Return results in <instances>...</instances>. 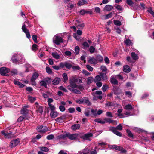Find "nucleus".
I'll use <instances>...</instances> for the list:
<instances>
[{"label": "nucleus", "instance_id": "nucleus-1", "mask_svg": "<svg viewBox=\"0 0 154 154\" xmlns=\"http://www.w3.org/2000/svg\"><path fill=\"white\" fill-rule=\"evenodd\" d=\"M12 62L16 64H21L24 62L25 59L23 55L21 53L14 54L11 57Z\"/></svg>", "mask_w": 154, "mask_h": 154}, {"label": "nucleus", "instance_id": "nucleus-2", "mask_svg": "<svg viewBox=\"0 0 154 154\" xmlns=\"http://www.w3.org/2000/svg\"><path fill=\"white\" fill-rule=\"evenodd\" d=\"M124 108L125 109L127 110L125 114L128 116H131L134 115V113H132L130 111L132 110L133 109V107L131 104H128L125 106L124 107Z\"/></svg>", "mask_w": 154, "mask_h": 154}, {"label": "nucleus", "instance_id": "nucleus-3", "mask_svg": "<svg viewBox=\"0 0 154 154\" xmlns=\"http://www.w3.org/2000/svg\"><path fill=\"white\" fill-rule=\"evenodd\" d=\"M53 42L57 45H59L63 42V38L60 35L56 34L53 37Z\"/></svg>", "mask_w": 154, "mask_h": 154}, {"label": "nucleus", "instance_id": "nucleus-4", "mask_svg": "<svg viewBox=\"0 0 154 154\" xmlns=\"http://www.w3.org/2000/svg\"><path fill=\"white\" fill-rule=\"evenodd\" d=\"M10 71V69L7 68L2 67L0 68V74L3 76H8V73Z\"/></svg>", "mask_w": 154, "mask_h": 154}, {"label": "nucleus", "instance_id": "nucleus-5", "mask_svg": "<svg viewBox=\"0 0 154 154\" xmlns=\"http://www.w3.org/2000/svg\"><path fill=\"white\" fill-rule=\"evenodd\" d=\"M37 130L38 132L42 133H45L48 131V128L46 126L42 125L37 127Z\"/></svg>", "mask_w": 154, "mask_h": 154}, {"label": "nucleus", "instance_id": "nucleus-6", "mask_svg": "<svg viewBox=\"0 0 154 154\" xmlns=\"http://www.w3.org/2000/svg\"><path fill=\"white\" fill-rule=\"evenodd\" d=\"M38 76L39 74L37 72H35L33 74L31 79V82L32 85H36V83L35 81Z\"/></svg>", "mask_w": 154, "mask_h": 154}, {"label": "nucleus", "instance_id": "nucleus-7", "mask_svg": "<svg viewBox=\"0 0 154 154\" xmlns=\"http://www.w3.org/2000/svg\"><path fill=\"white\" fill-rule=\"evenodd\" d=\"M20 142L19 139H17L11 141L10 143V147L13 148L17 146Z\"/></svg>", "mask_w": 154, "mask_h": 154}, {"label": "nucleus", "instance_id": "nucleus-8", "mask_svg": "<svg viewBox=\"0 0 154 154\" xmlns=\"http://www.w3.org/2000/svg\"><path fill=\"white\" fill-rule=\"evenodd\" d=\"M35 105L36 107V109L37 112L42 114L43 112V108L40 106L37 102L35 103Z\"/></svg>", "mask_w": 154, "mask_h": 154}, {"label": "nucleus", "instance_id": "nucleus-9", "mask_svg": "<svg viewBox=\"0 0 154 154\" xmlns=\"http://www.w3.org/2000/svg\"><path fill=\"white\" fill-rule=\"evenodd\" d=\"M79 134H71L67 133V137L71 140H75L79 137Z\"/></svg>", "mask_w": 154, "mask_h": 154}, {"label": "nucleus", "instance_id": "nucleus-10", "mask_svg": "<svg viewBox=\"0 0 154 154\" xmlns=\"http://www.w3.org/2000/svg\"><path fill=\"white\" fill-rule=\"evenodd\" d=\"M109 130L110 131H112V132L117 135L121 137L122 136L121 133L118 131L117 130H116L115 127H110L109 128Z\"/></svg>", "mask_w": 154, "mask_h": 154}, {"label": "nucleus", "instance_id": "nucleus-11", "mask_svg": "<svg viewBox=\"0 0 154 154\" xmlns=\"http://www.w3.org/2000/svg\"><path fill=\"white\" fill-rule=\"evenodd\" d=\"M25 26H22V29L23 31L26 34L27 37L28 39H29L30 38L31 36L29 31L26 29V27H25Z\"/></svg>", "mask_w": 154, "mask_h": 154}, {"label": "nucleus", "instance_id": "nucleus-12", "mask_svg": "<svg viewBox=\"0 0 154 154\" xmlns=\"http://www.w3.org/2000/svg\"><path fill=\"white\" fill-rule=\"evenodd\" d=\"M126 3L129 6H131L133 8L131 9H133L134 10H136V9L135 8L137 7V8H138L139 7L137 5H136V4L134 5H133L134 4V3L132 0H127Z\"/></svg>", "mask_w": 154, "mask_h": 154}, {"label": "nucleus", "instance_id": "nucleus-13", "mask_svg": "<svg viewBox=\"0 0 154 154\" xmlns=\"http://www.w3.org/2000/svg\"><path fill=\"white\" fill-rule=\"evenodd\" d=\"M49 79L48 80L47 79H45L43 80H42L40 82V85L45 88H46L47 84L49 82Z\"/></svg>", "mask_w": 154, "mask_h": 154}, {"label": "nucleus", "instance_id": "nucleus-14", "mask_svg": "<svg viewBox=\"0 0 154 154\" xmlns=\"http://www.w3.org/2000/svg\"><path fill=\"white\" fill-rule=\"evenodd\" d=\"M1 133L6 138H10L13 136V134H12L11 132L8 133L6 131H2L1 132Z\"/></svg>", "mask_w": 154, "mask_h": 154}, {"label": "nucleus", "instance_id": "nucleus-15", "mask_svg": "<svg viewBox=\"0 0 154 154\" xmlns=\"http://www.w3.org/2000/svg\"><path fill=\"white\" fill-rule=\"evenodd\" d=\"M76 25V27L78 29H81L84 26V24L83 23H80L79 20H76L75 22Z\"/></svg>", "mask_w": 154, "mask_h": 154}, {"label": "nucleus", "instance_id": "nucleus-16", "mask_svg": "<svg viewBox=\"0 0 154 154\" xmlns=\"http://www.w3.org/2000/svg\"><path fill=\"white\" fill-rule=\"evenodd\" d=\"M67 87L68 89L72 92L77 94H80L81 93L80 91L78 90L75 89V88H73L70 86H67Z\"/></svg>", "mask_w": 154, "mask_h": 154}, {"label": "nucleus", "instance_id": "nucleus-17", "mask_svg": "<svg viewBox=\"0 0 154 154\" xmlns=\"http://www.w3.org/2000/svg\"><path fill=\"white\" fill-rule=\"evenodd\" d=\"M72 80H73L75 82L78 83H81L82 82V80L81 77H72Z\"/></svg>", "mask_w": 154, "mask_h": 154}, {"label": "nucleus", "instance_id": "nucleus-18", "mask_svg": "<svg viewBox=\"0 0 154 154\" xmlns=\"http://www.w3.org/2000/svg\"><path fill=\"white\" fill-rule=\"evenodd\" d=\"M82 98L83 103L87 105L88 106L91 105V103L89 101V99L88 97H85Z\"/></svg>", "mask_w": 154, "mask_h": 154}, {"label": "nucleus", "instance_id": "nucleus-19", "mask_svg": "<svg viewBox=\"0 0 154 154\" xmlns=\"http://www.w3.org/2000/svg\"><path fill=\"white\" fill-rule=\"evenodd\" d=\"M89 62L93 64H95L97 63V61L96 59L94 57H91L89 58Z\"/></svg>", "mask_w": 154, "mask_h": 154}, {"label": "nucleus", "instance_id": "nucleus-20", "mask_svg": "<svg viewBox=\"0 0 154 154\" xmlns=\"http://www.w3.org/2000/svg\"><path fill=\"white\" fill-rule=\"evenodd\" d=\"M14 83L15 85H18L20 88H23L25 86L16 79H14Z\"/></svg>", "mask_w": 154, "mask_h": 154}, {"label": "nucleus", "instance_id": "nucleus-21", "mask_svg": "<svg viewBox=\"0 0 154 154\" xmlns=\"http://www.w3.org/2000/svg\"><path fill=\"white\" fill-rule=\"evenodd\" d=\"M66 137H67V133L65 134H61L57 136L56 138L57 140L63 139L65 140L66 139Z\"/></svg>", "mask_w": 154, "mask_h": 154}, {"label": "nucleus", "instance_id": "nucleus-22", "mask_svg": "<svg viewBox=\"0 0 154 154\" xmlns=\"http://www.w3.org/2000/svg\"><path fill=\"white\" fill-rule=\"evenodd\" d=\"M80 125L79 124H75L71 126V129L73 131H75L79 129Z\"/></svg>", "mask_w": 154, "mask_h": 154}, {"label": "nucleus", "instance_id": "nucleus-23", "mask_svg": "<svg viewBox=\"0 0 154 154\" xmlns=\"http://www.w3.org/2000/svg\"><path fill=\"white\" fill-rule=\"evenodd\" d=\"M70 85H68V86H70L72 88H77V85L76 84V83L72 80H70Z\"/></svg>", "mask_w": 154, "mask_h": 154}, {"label": "nucleus", "instance_id": "nucleus-24", "mask_svg": "<svg viewBox=\"0 0 154 154\" xmlns=\"http://www.w3.org/2000/svg\"><path fill=\"white\" fill-rule=\"evenodd\" d=\"M123 70L124 72L126 73H129L131 71L130 67L127 65H125L123 66Z\"/></svg>", "mask_w": 154, "mask_h": 154}, {"label": "nucleus", "instance_id": "nucleus-25", "mask_svg": "<svg viewBox=\"0 0 154 154\" xmlns=\"http://www.w3.org/2000/svg\"><path fill=\"white\" fill-rule=\"evenodd\" d=\"M92 135H93L92 133H88L84 135L83 136V138L85 140H88L89 139V138L92 137Z\"/></svg>", "mask_w": 154, "mask_h": 154}, {"label": "nucleus", "instance_id": "nucleus-26", "mask_svg": "<svg viewBox=\"0 0 154 154\" xmlns=\"http://www.w3.org/2000/svg\"><path fill=\"white\" fill-rule=\"evenodd\" d=\"M60 81V79L59 78H56L52 82L53 84L55 85H58Z\"/></svg>", "mask_w": 154, "mask_h": 154}, {"label": "nucleus", "instance_id": "nucleus-27", "mask_svg": "<svg viewBox=\"0 0 154 154\" xmlns=\"http://www.w3.org/2000/svg\"><path fill=\"white\" fill-rule=\"evenodd\" d=\"M113 8V7L112 6L107 5L105 7L104 10L107 11H110Z\"/></svg>", "mask_w": 154, "mask_h": 154}, {"label": "nucleus", "instance_id": "nucleus-28", "mask_svg": "<svg viewBox=\"0 0 154 154\" xmlns=\"http://www.w3.org/2000/svg\"><path fill=\"white\" fill-rule=\"evenodd\" d=\"M58 113L54 111H51L50 112V116L52 118H55L58 116Z\"/></svg>", "mask_w": 154, "mask_h": 154}, {"label": "nucleus", "instance_id": "nucleus-29", "mask_svg": "<svg viewBox=\"0 0 154 154\" xmlns=\"http://www.w3.org/2000/svg\"><path fill=\"white\" fill-rule=\"evenodd\" d=\"M52 55L53 57L56 59H59L60 58V55L57 52H52Z\"/></svg>", "mask_w": 154, "mask_h": 154}, {"label": "nucleus", "instance_id": "nucleus-30", "mask_svg": "<svg viewBox=\"0 0 154 154\" xmlns=\"http://www.w3.org/2000/svg\"><path fill=\"white\" fill-rule=\"evenodd\" d=\"M110 82L113 84L116 85L118 84L117 80L114 77H111L110 78Z\"/></svg>", "mask_w": 154, "mask_h": 154}, {"label": "nucleus", "instance_id": "nucleus-31", "mask_svg": "<svg viewBox=\"0 0 154 154\" xmlns=\"http://www.w3.org/2000/svg\"><path fill=\"white\" fill-rule=\"evenodd\" d=\"M87 2L85 0H81L78 2L77 3L78 5L81 6L82 5H84L87 4Z\"/></svg>", "mask_w": 154, "mask_h": 154}, {"label": "nucleus", "instance_id": "nucleus-32", "mask_svg": "<svg viewBox=\"0 0 154 154\" xmlns=\"http://www.w3.org/2000/svg\"><path fill=\"white\" fill-rule=\"evenodd\" d=\"M100 77L103 80H106L107 79V77L106 75V73H100Z\"/></svg>", "mask_w": 154, "mask_h": 154}, {"label": "nucleus", "instance_id": "nucleus-33", "mask_svg": "<svg viewBox=\"0 0 154 154\" xmlns=\"http://www.w3.org/2000/svg\"><path fill=\"white\" fill-rule=\"evenodd\" d=\"M89 149H85L82 151L79 152L78 154H88Z\"/></svg>", "mask_w": 154, "mask_h": 154}, {"label": "nucleus", "instance_id": "nucleus-34", "mask_svg": "<svg viewBox=\"0 0 154 154\" xmlns=\"http://www.w3.org/2000/svg\"><path fill=\"white\" fill-rule=\"evenodd\" d=\"M113 91L115 94H119L121 92L120 89L118 88H113Z\"/></svg>", "mask_w": 154, "mask_h": 154}, {"label": "nucleus", "instance_id": "nucleus-35", "mask_svg": "<svg viewBox=\"0 0 154 154\" xmlns=\"http://www.w3.org/2000/svg\"><path fill=\"white\" fill-rule=\"evenodd\" d=\"M28 97L29 101L32 103H33L36 100V99L35 97H33L30 96H28Z\"/></svg>", "mask_w": 154, "mask_h": 154}, {"label": "nucleus", "instance_id": "nucleus-36", "mask_svg": "<svg viewBox=\"0 0 154 154\" xmlns=\"http://www.w3.org/2000/svg\"><path fill=\"white\" fill-rule=\"evenodd\" d=\"M94 81V78L92 77H89L87 79V83L89 85Z\"/></svg>", "mask_w": 154, "mask_h": 154}, {"label": "nucleus", "instance_id": "nucleus-37", "mask_svg": "<svg viewBox=\"0 0 154 154\" xmlns=\"http://www.w3.org/2000/svg\"><path fill=\"white\" fill-rule=\"evenodd\" d=\"M131 54L132 57L134 60H136L138 59V56L134 52L131 53Z\"/></svg>", "mask_w": 154, "mask_h": 154}, {"label": "nucleus", "instance_id": "nucleus-38", "mask_svg": "<svg viewBox=\"0 0 154 154\" xmlns=\"http://www.w3.org/2000/svg\"><path fill=\"white\" fill-rule=\"evenodd\" d=\"M124 42L127 45H130L132 44L131 41L129 39H125Z\"/></svg>", "mask_w": 154, "mask_h": 154}, {"label": "nucleus", "instance_id": "nucleus-39", "mask_svg": "<svg viewBox=\"0 0 154 154\" xmlns=\"http://www.w3.org/2000/svg\"><path fill=\"white\" fill-rule=\"evenodd\" d=\"M25 26V27H26V26H27L29 27H31L32 26V25L30 24L29 22L28 21H25L22 26Z\"/></svg>", "mask_w": 154, "mask_h": 154}, {"label": "nucleus", "instance_id": "nucleus-40", "mask_svg": "<svg viewBox=\"0 0 154 154\" xmlns=\"http://www.w3.org/2000/svg\"><path fill=\"white\" fill-rule=\"evenodd\" d=\"M96 59L97 60V62H101L103 60V57L102 56L100 55H97L96 57Z\"/></svg>", "mask_w": 154, "mask_h": 154}, {"label": "nucleus", "instance_id": "nucleus-41", "mask_svg": "<svg viewBox=\"0 0 154 154\" xmlns=\"http://www.w3.org/2000/svg\"><path fill=\"white\" fill-rule=\"evenodd\" d=\"M101 80V77L99 75H97L94 79V82H100Z\"/></svg>", "mask_w": 154, "mask_h": 154}, {"label": "nucleus", "instance_id": "nucleus-42", "mask_svg": "<svg viewBox=\"0 0 154 154\" xmlns=\"http://www.w3.org/2000/svg\"><path fill=\"white\" fill-rule=\"evenodd\" d=\"M71 52L69 51H66L65 52V54L67 57L71 58Z\"/></svg>", "mask_w": 154, "mask_h": 154}, {"label": "nucleus", "instance_id": "nucleus-43", "mask_svg": "<svg viewBox=\"0 0 154 154\" xmlns=\"http://www.w3.org/2000/svg\"><path fill=\"white\" fill-rule=\"evenodd\" d=\"M39 148L42 151L45 152H47L49 151L48 148L47 147H39Z\"/></svg>", "mask_w": 154, "mask_h": 154}, {"label": "nucleus", "instance_id": "nucleus-44", "mask_svg": "<svg viewBox=\"0 0 154 154\" xmlns=\"http://www.w3.org/2000/svg\"><path fill=\"white\" fill-rule=\"evenodd\" d=\"M95 121L101 124H104L106 123V121L101 120L100 119H96Z\"/></svg>", "mask_w": 154, "mask_h": 154}, {"label": "nucleus", "instance_id": "nucleus-45", "mask_svg": "<svg viewBox=\"0 0 154 154\" xmlns=\"http://www.w3.org/2000/svg\"><path fill=\"white\" fill-rule=\"evenodd\" d=\"M109 88V87L108 85L105 84L103 85L102 87V90L103 92H105Z\"/></svg>", "mask_w": 154, "mask_h": 154}, {"label": "nucleus", "instance_id": "nucleus-46", "mask_svg": "<svg viewBox=\"0 0 154 154\" xmlns=\"http://www.w3.org/2000/svg\"><path fill=\"white\" fill-rule=\"evenodd\" d=\"M127 132L128 134V136L131 138H133V135L131 132V131L129 129L127 130Z\"/></svg>", "mask_w": 154, "mask_h": 154}, {"label": "nucleus", "instance_id": "nucleus-47", "mask_svg": "<svg viewBox=\"0 0 154 154\" xmlns=\"http://www.w3.org/2000/svg\"><path fill=\"white\" fill-rule=\"evenodd\" d=\"M72 68L74 71L80 70V68L78 66H72Z\"/></svg>", "mask_w": 154, "mask_h": 154}, {"label": "nucleus", "instance_id": "nucleus-48", "mask_svg": "<svg viewBox=\"0 0 154 154\" xmlns=\"http://www.w3.org/2000/svg\"><path fill=\"white\" fill-rule=\"evenodd\" d=\"M21 113L22 114H26L28 112V110L26 108H23L21 111Z\"/></svg>", "mask_w": 154, "mask_h": 154}, {"label": "nucleus", "instance_id": "nucleus-49", "mask_svg": "<svg viewBox=\"0 0 154 154\" xmlns=\"http://www.w3.org/2000/svg\"><path fill=\"white\" fill-rule=\"evenodd\" d=\"M62 76L64 79V81L66 82L68 79V77L66 73H64L62 75Z\"/></svg>", "mask_w": 154, "mask_h": 154}, {"label": "nucleus", "instance_id": "nucleus-50", "mask_svg": "<svg viewBox=\"0 0 154 154\" xmlns=\"http://www.w3.org/2000/svg\"><path fill=\"white\" fill-rule=\"evenodd\" d=\"M65 66L66 68L68 69H69L72 67V65L70 63L67 62L65 63Z\"/></svg>", "mask_w": 154, "mask_h": 154}, {"label": "nucleus", "instance_id": "nucleus-51", "mask_svg": "<svg viewBox=\"0 0 154 154\" xmlns=\"http://www.w3.org/2000/svg\"><path fill=\"white\" fill-rule=\"evenodd\" d=\"M80 49L78 46H76L75 48V53L76 54H79Z\"/></svg>", "mask_w": 154, "mask_h": 154}, {"label": "nucleus", "instance_id": "nucleus-52", "mask_svg": "<svg viewBox=\"0 0 154 154\" xmlns=\"http://www.w3.org/2000/svg\"><path fill=\"white\" fill-rule=\"evenodd\" d=\"M134 130L135 131L137 132H138L139 133L140 132H145L144 130L138 128H135Z\"/></svg>", "mask_w": 154, "mask_h": 154}, {"label": "nucleus", "instance_id": "nucleus-53", "mask_svg": "<svg viewBox=\"0 0 154 154\" xmlns=\"http://www.w3.org/2000/svg\"><path fill=\"white\" fill-rule=\"evenodd\" d=\"M90 111L89 109H87L85 111L84 114L86 116L88 117L90 115Z\"/></svg>", "mask_w": 154, "mask_h": 154}, {"label": "nucleus", "instance_id": "nucleus-54", "mask_svg": "<svg viewBox=\"0 0 154 154\" xmlns=\"http://www.w3.org/2000/svg\"><path fill=\"white\" fill-rule=\"evenodd\" d=\"M74 37L77 40H79L80 39L79 35L77 33H74L73 34Z\"/></svg>", "mask_w": 154, "mask_h": 154}, {"label": "nucleus", "instance_id": "nucleus-55", "mask_svg": "<svg viewBox=\"0 0 154 154\" xmlns=\"http://www.w3.org/2000/svg\"><path fill=\"white\" fill-rule=\"evenodd\" d=\"M116 130L121 131L122 130V127L121 124H119L116 127H115Z\"/></svg>", "mask_w": 154, "mask_h": 154}, {"label": "nucleus", "instance_id": "nucleus-56", "mask_svg": "<svg viewBox=\"0 0 154 154\" xmlns=\"http://www.w3.org/2000/svg\"><path fill=\"white\" fill-rule=\"evenodd\" d=\"M125 94L129 97H131L132 96V93L130 91H126L125 92Z\"/></svg>", "mask_w": 154, "mask_h": 154}, {"label": "nucleus", "instance_id": "nucleus-57", "mask_svg": "<svg viewBox=\"0 0 154 154\" xmlns=\"http://www.w3.org/2000/svg\"><path fill=\"white\" fill-rule=\"evenodd\" d=\"M114 24L116 25L120 26L121 25V23L120 21L117 20H115L114 21Z\"/></svg>", "mask_w": 154, "mask_h": 154}, {"label": "nucleus", "instance_id": "nucleus-58", "mask_svg": "<svg viewBox=\"0 0 154 154\" xmlns=\"http://www.w3.org/2000/svg\"><path fill=\"white\" fill-rule=\"evenodd\" d=\"M25 118V116L24 115L21 116L18 118L17 121L18 122H20L22 121Z\"/></svg>", "mask_w": 154, "mask_h": 154}, {"label": "nucleus", "instance_id": "nucleus-59", "mask_svg": "<svg viewBox=\"0 0 154 154\" xmlns=\"http://www.w3.org/2000/svg\"><path fill=\"white\" fill-rule=\"evenodd\" d=\"M54 136L53 134L48 135L47 136L46 138L48 140H51L54 138Z\"/></svg>", "mask_w": 154, "mask_h": 154}, {"label": "nucleus", "instance_id": "nucleus-60", "mask_svg": "<svg viewBox=\"0 0 154 154\" xmlns=\"http://www.w3.org/2000/svg\"><path fill=\"white\" fill-rule=\"evenodd\" d=\"M97 148V147H95V149L91 151L90 152V154H97V152L96 151V149Z\"/></svg>", "mask_w": 154, "mask_h": 154}, {"label": "nucleus", "instance_id": "nucleus-61", "mask_svg": "<svg viewBox=\"0 0 154 154\" xmlns=\"http://www.w3.org/2000/svg\"><path fill=\"white\" fill-rule=\"evenodd\" d=\"M48 105L49 106L51 111H54L55 110V108L54 105H52V104H50Z\"/></svg>", "mask_w": 154, "mask_h": 154}, {"label": "nucleus", "instance_id": "nucleus-62", "mask_svg": "<svg viewBox=\"0 0 154 154\" xmlns=\"http://www.w3.org/2000/svg\"><path fill=\"white\" fill-rule=\"evenodd\" d=\"M59 109L61 112H64L65 110V107L63 105H60L59 106Z\"/></svg>", "mask_w": 154, "mask_h": 154}, {"label": "nucleus", "instance_id": "nucleus-63", "mask_svg": "<svg viewBox=\"0 0 154 154\" xmlns=\"http://www.w3.org/2000/svg\"><path fill=\"white\" fill-rule=\"evenodd\" d=\"M148 12L150 13L154 17V12L152 11V9L151 8H150L148 9Z\"/></svg>", "mask_w": 154, "mask_h": 154}, {"label": "nucleus", "instance_id": "nucleus-64", "mask_svg": "<svg viewBox=\"0 0 154 154\" xmlns=\"http://www.w3.org/2000/svg\"><path fill=\"white\" fill-rule=\"evenodd\" d=\"M67 151L63 150H60L58 154H67Z\"/></svg>", "mask_w": 154, "mask_h": 154}]
</instances>
